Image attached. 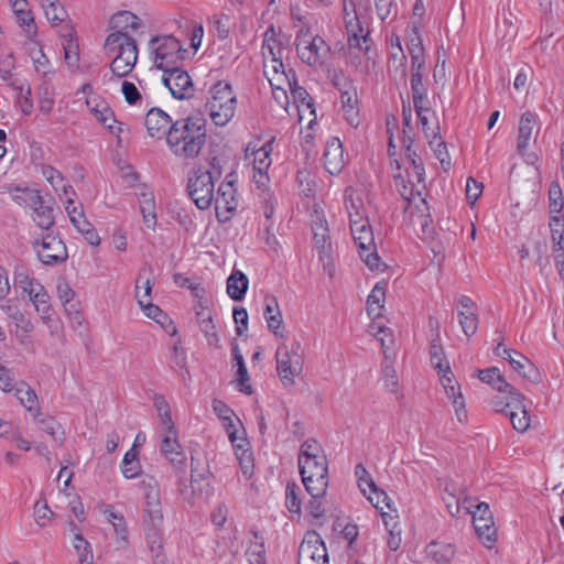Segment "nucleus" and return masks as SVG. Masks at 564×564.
Segmentation results:
<instances>
[{"mask_svg": "<svg viewBox=\"0 0 564 564\" xmlns=\"http://www.w3.org/2000/svg\"><path fill=\"white\" fill-rule=\"evenodd\" d=\"M206 140V121L202 117H187L174 121L166 135V144L171 153L183 160L196 159Z\"/></svg>", "mask_w": 564, "mask_h": 564, "instance_id": "1", "label": "nucleus"}, {"mask_svg": "<svg viewBox=\"0 0 564 564\" xmlns=\"http://www.w3.org/2000/svg\"><path fill=\"white\" fill-rule=\"evenodd\" d=\"M221 160L209 153L187 173L186 193L200 210L208 209L215 198V182L223 175Z\"/></svg>", "mask_w": 564, "mask_h": 564, "instance_id": "2", "label": "nucleus"}, {"mask_svg": "<svg viewBox=\"0 0 564 564\" xmlns=\"http://www.w3.org/2000/svg\"><path fill=\"white\" fill-rule=\"evenodd\" d=\"M104 51L107 55L115 54L110 70L116 77L128 76L137 64L139 54L137 41L127 32L115 31L108 34Z\"/></svg>", "mask_w": 564, "mask_h": 564, "instance_id": "3", "label": "nucleus"}, {"mask_svg": "<svg viewBox=\"0 0 564 564\" xmlns=\"http://www.w3.org/2000/svg\"><path fill=\"white\" fill-rule=\"evenodd\" d=\"M236 107L237 98L231 85L225 80L217 82L206 104L212 121L219 127L226 126L234 118Z\"/></svg>", "mask_w": 564, "mask_h": 564, "instance_id": "4", "label": "nucleus"}, {"mask_svg": "<svg viewBox=\"0 0 564 564\" xmlns=\"http://www.w3.org/2000/svg\"><path fill=\"white\" fill-rule=\"evenodd\" d=\"M143 527L153 564H169L163 549V513L160 502H149L143 510Z\"/></svg>", "mask_w": 564, "mask_h": 564, "instance_id": "5", "label": "nucleus"}, {"mask_svg": "<svg viewBox=\"0 0 564 564\" xmlns=\"http://www.w3.org/2000/svg\"><path fill=\"white\" fill-rule=\"evenodd\" d=\"M350 231L359 249V256L371 271H382L383 263L377 253L373 232L367 219L352 220Z\"/></svg>", "mask_w": 564, "mask_h": 564, "instance_id": "6", "label": "nucleus"}, {"mask_svg": "<svg viewBox=\"0 0 564 564\" xmlns=\"http://www.w3.org/2000/svg\"><path fill=\"white\" fill-rule=\"evenodd\" d=\"M149 45L154 53L155 66L162 72L177 66L185 58L186 50L172 35L153 36Z\"/></svg>", "mask_w": 564, "mask_h": 564, "instance_id": "7", "label": "nucleus"}, {"mask_svg": "<svg viewBox=\"0 0 564 564\" xmlns=\"http://www.w3.org/2000/svg\"><path fill=\"white\" fill-rule=\"evenodd\" d=\"M297 56L308 66L323 65L330 52L329 45L319 35H312L308 29H301L295 39Z\"/></svg>", "mask_w": 564, "mask_h": 564, "instance_id": "8", "label": "nucleus"}, {"mask_svg": "<svg viewBox=\"0 0 564 564\" xmlns=\"http://www.w3.org/2000/svg\"><path fill=\"white\" fill-rule=\"evenodd\" d=\"M209 476L210 471L206 462H200L192 454L191 485L180 487V494L183 499L192 502L195 498H207L212 492Z\"/></svg>", "mask_w": 564, "mask_h": 564, "instance_id": "9", "label": "nucleus"}, {"mask_svg": "<svg viewBox=\"0 0 564 564\" xmlns=\"http://www.w3.org/2000/svg\"><path fill=\"white\" fill-rule=\"evenodd\" d=\"M162 82L171 95L178 100L189 99L195 88L188 73L178 65L163 70Z\"/></svg>", "mask_w": 564, "mask_h": 564, "instance_id": "10", "label": "nucleus"}, {"mask_svg": "<svg viewBox=\"0 0 564 564\" xmlns=\"http://www.w3.org/2000/svg\"><path fill=\"white\" fill-rule=\"evenodd\" d=\"M39 246L41 248L36 249L37 257L46 265L63 263L68 258L64 241L56 236L51 234L45 235L41 242H34V247Z\"/></svg>", "mask_w": 564, "mask_h": 564, "instance_id": "11", "label": "nucleus"}, {"mask_svg": "<svg viewBox=\"0 0 564 564\" xmlns=\"http://www.w3.org/2000/svg\"><path fill=\"white\" fill-rule=\"evenodd\" d=\"M1 311L15 323V330L13 334L21 344L25 343V335H20L19 330L24 334L31 333L34 329V325L30 317L22 313L18 306L17 300L7 299L0 304Z\"/></svg>", "mask_w": 564, "mask_h": 564, "instance_id": "12", "label": "nucleus"}, {"mask_svg": "<svg viewBox=\"0 0 564 564\" xmlns=\"http://www.w3.org/2000/svg\"><path fill=\"white\" fill-rule=\"evenodd\" d=\"M237 189L234 186V181H223L218 186L217 196L214 198L217 218L219 221H226L230 218L226 215L221 218V210L227 214H231L238 207V200L236 197Z\"/></svg>", "mask_w": 564, "mask_h": 564, "instance_id": "13", "label": "nucleus"}, {"mask_svg": "<svg viewBox=\"0 0 564 564\" xmlns=\"http://www.w3.org/2000/svg\"><path fill=\"white\" fill-rule=\"evenodd\" d=\"M477 376L480 381L491 386L492 389L500 393L509 394L511 399L518 402L522 398V393L507 382L497 367H489L487 369L479 370Z\"/></svg>", "mask_w": 564, "mask_h": 564, "instance_id": "14", "label": "nucleus"}, {"mask_svg": "<svg viewBox=\"0 0 564 564\" xmlns=\"http://www.w3.org/2000/svg\"><path fill=\"white\" fill-rule=\"evenodd\" d=\"M346 31H347V43L349 48H359L368 54L370 50V37L369 32L364 33V26L359 22V19L355 11L350 19L346 18Z\"/></svg>", "mask_w": 564, "mask_h": 564, "instance_id": "15", "label": "nucleus"}, {"mask_svg": "<svg viewBox=\"0 0 564 564\" xmlns=\"http://www.w3.org/2000/svg\"><path fill=\"white\" fill-rule=\"evenodd\" d=\"M161 452L170 460L177 473L184 471L186 466L185 454L181 451L177 432L165 433L161 442Z\"/></svg>", "mask_w": 564, "mask_h": 564, "instance_id": "16", "label": "nucleus"}, {"mask_svg": "<svg viewBox=\"0 0 564 564\" xmlns=\"http://www.w3.org/2000/svg\"><path fill=\"white\" fill-rule=\"evenodd\" d=\"M305 551H308V560L314 561V563H321L322 561H326V563H328L326 546L316 532L306 533L304 540L300 544L297 555L299 562H303V553Z\"/></svg>", "mask_w": 564, "mask_h": 564, "instance_id": "17", "label": "nucleus"}, {"mask_svg": "<svg viewBox=\"0 0 564 564\" xmlns=\"http://www.w3.org/2000/svg\"><path fill=\"white\" fill-rule=\"evenodd\" d=\"M303 361L300 343H293V360L281 365H276L278 375L284 387H290L295 383L294 378L302 372Z\"/></svg>", "mask_w": 564, "mask_h": 564, "instance_id": "18", "label": "nucleus"}, {"mask_svg": "<svg viewBox=\"0 0 564 564\" xmlns=\"http://www.w3.org/2000/svg\"><path fill=\"white\" fill-rule=\"evenodd\" d=\"M312 231L314 246L318 250L319 259L324 260V258L328 257L332 251L327 220L323 216L317 215L316 219L313 220Z\"/></svg>", "mask_w": 564, "mask_h": 564, "instance_id": "19", "label": "nucleus"}, {"mask_svg": "<svg viewBox=\"0 0 564 564\" xmlns=\"http://www.w3.org/2000/svg\"><path fill=\"white\" fill-rule=\"evenodd\" d=\"M171 117L160 108H152L145 116V127L151 137L162 138L167 135V130L172 124Z\"/></svg>", "mask_w": 564, "mask_h": 564, "instance_id": "20", "label": "nucleus"}, {"mask_svg": "<svg viewBox=\"0 0 564 564\" xmlns=\"http://www.w3.org/2000/svg\"><path fill=\"white\" fill-rule=\"evenodd\" d=\"M323 158L324 166L329 174L335 175L341 171L344 166L343 144L338 138H330L326 142Z\"/></svg>", "mask_w": 564, "mask_h": 564, "instance_id": "21", "label": "nucleus"}, {"mask_svg": "<svg viewBox=\"0 0 564 564\" xmlns=\"http://www.w3.org/2000/svg\"><path fill=\"white\" fill-rule=\"evenodd\" d=\"M511 352L512 350L509 348L503 349V355H507L505 359L508 360L512 369L531 382H536L539 380V371L534 365L522 354L513 351L520 358L516 359L512 357Z\"/></svg>", "mask_w": 564, "mask_h": 564, "instance_id": "22", "label": "nucleus"}, {"mask_svg": "<svg viewBox=\"0 0 564 564\" xmlns=\"http://www.w3.org/2000/svg\"><path fill=\"white\" fill-rule=\"evenodd\" d=\"M57 295L72 322L80 325L83 316L79 313L78 303L74 300L75 292L68 283L63 282L57 285Z\"/></svg>", "mask_w": 564, "mask_h": 564, "instance_id": "23", "label": "nucleus"}, {"mask_svg": "<svg viewBox=\"0 0 564 564\" xmlns=\"http://www.w3.org/2000/svg\"><path fill=\"white\" fill-rule=\"evenodd\" d=\"M212 405L214 412L223 422V425L229 436V440L231 441V443H235L237 440V429L232 420V416H235V412L224 401L218 399H214Z\"/></svg>", "mask_w": 564, "mask_h": 564, "instance_id": "24", "label": "nucleus"}, {"mask_svg": "<svg viewBox=\"0 0 564 564\" xmlns=\"http://www.w3.org/2000/svg\"><path fill=\"white\" fill-rule=\"evenodd\" d=\"M534 123L535 115L532 112H524L520 118L517 150L522 156H525V150L529 145Z\"/></svg>", "mask_w": 564, "mask_h": 564, "instance_id": "25", "label": "nucleus"}, {"mask_svg": "<svg viewBox=\"0 0 564 564\" xmlns=\"http://www.w3.org/2000/svg\"><path fill=\"white\" fill-rule=\"evenodd\" d=\"M474 529L478 535V538L482 541L484 545L488 549H491L494 543L496 542V527L494 519L474 517L473 519Z\"/></svg>", "mask_w": 564, "mask_h": 564, "instance_id": "26", "label": "nucleus"}, {"mask_svg": "<svg viewBox=\"0 0 564 564\" xmlns=\"http://www.w3.org/2000/svg\"><path fill=\"white\" fill-rule=\"evenodd\" d=\"M340 102L348 123L352 127H357L359 124V110L357 107L358 98L356 88L349 89V91H343V94H340Z\"/></svg>", "mask_w": 564, "mask_h": 564, "instance_id": "27", "label": "nucleus"}, {"mask_svg": "<svg viewBox=\"0 0 564 564\" xmlns=\"http://www.w3.org/2000/svg\"><path fill=\"white\" fill-rule=\"evenodd\" d=\"M35 291L36 292H33L29 299L33 303L35 311L40 314L41 319L45 324H48L52 321L53 314V308L50 304V295L45 291L44 286L36 288Z\"/></svg>", "mask_w": 564, "mask_h": 564, "instance_id": "28", "label": "nucleus"}, {"mask_svg": "<svg viewBox=\"0 0 564 564\" xmlns=\"http://www.w3.org/2000/svg\"><path fill=\"white\" fill-rule=\"evenodd\" d=\"M249 281L241 271L232 272L227 279V293L234 301H241L248 290Z\"/></svg>", "mask_w": 564, "mask_h": 564, "instance_id": "29", "label": "nucleus"}, {"mask_svg": "<svg viewBox=\"0 0 564 564\" xmlns=\"http://www.w3.org/2000/svg\"><path fill=\"white\" fill-rule=\"evenodd\" d=\"M13 282L14 285L21 289L22 293L28 294V296L36 292V288H43L39 281L29 275L28 269L23 264L15 265Z\"/></svg>", "mask_w": 564, "mask_h": 564, "instance_id": "30", "label": "nucleus"}, {"mask_svg": "<svg viewBox=\"0 0 564 564\" xmlns=\"http://www.w3.org/2000/svg\"><path fill=\"white\" fill-rule=\"evenodd\" d=\"M299 469L301 476H328V466L325 455L312 459H299Z\"/></svg>", "mask_w": 564, "mask_h": 564, "instance_id": "31", "label": "nucleus"}, {"mask_svg": "<svg viewBox=\"0 0 564 564\" xmlns=\"http://www.w3.org/2000/svg\"><path fill=\"white\" fill-rule=\"evenodd\" d=\"M110 28L116 31L137 30L140 26L139 18L130 11H120L110 18Z\"/></svg>", "mask_w": 564, "mask_h": 564, "instance_id": "32", "label": "nucleus"}, {"mask_svg": "<svg viewBox=\"0 0 564 564\" xmlns=\"http://www.w3.org/2000/svg\"><path fill=\"white\" fill-rule=\"evenodd\" d=\"M74 35L75 32L72 28L67 33L63 34L64 58L69 67H76L79 62V46Z\"/></svg>", "mask_w": 564, "mask_h": 564, "instance_id": "33", "label": "nucleus"}, {"mask_svg": "<svg viewBox=\"0 0 564 564\" xmlns=\"http://www.w3.org/2000/svg\"><path fill=\"white\" fill-rule=\"evenodd\" d=\"M429 144L433 149V152L441 162L443 169L447 171L451 167V158L447 151L446 143L442 140L440 135L438 126H436V128L432 130V139L429 141Z\"/></svg>", "mask_w": 564, "mask_h": 564, "instance_id": "34", "label": "nucleus"}, {"mask_svg": "<svg viewBox=\"0 0 564 564\" xmlns=\"http://www.w3.org/2000/svg\"><path fill=\"white\" fill-rule=\"evenodd\" d=\"M427 555L438 564L448 563L455 555L452 544L431 542L426 547Z\"/></svg>", "mask_w": 564, "mask_h": 564, "instance_id": "35", "label": "nucleus"}, {"mask_svg": "<svg viewBox=\"0 0 564 564\" xmlns=\"http://www.w3.org/2000/svg\"><path fill=\"white\" fill-rule=\"evenodd\" d=\"M381 378L383 380L384 387L391 393H398L399 391V381L397 370L392 365V358L390 355H386L381 362Z\"/></svg>", "mask_w": 564, "mask_h": 564, "instance_id": "36", "label": "nucleus"}, {"mask_svg": "<svg viewBox=\"0 0 564 564\" xmlns=\"http://www.w3.org/2000/svg\"><path fill=\"white\" fill-rule=\"evenodd\" d=\"M302 482L311 497H324L328 487V476H301Z\"/></svg>", "mask_w": 564, "mask_h": 564, "instance_id": "37", "label": "nucleus"}, {"mask_svg": "<svg viewBox=\"0 0 564 564\" xmlns=\"http://www.w3.org/2000/svg\"><path fill=\"white\" fill-rule=\"evenodd\" d=\"M17 192L18 194L12 196L15 203L21 206L30 207L31 209L36 206L41 208V200H43V197L39 191L31 188L21 189L17 187Z\"/></svg>", "mask_w": 564, "mask_h": 564, "instance_id": "38", "label": "nucleus"}, {"mask_svg": "<svg viewBox=\"0 0 564 564\" xmlns=\"http://www.w3.org/2000/svg\"><path fill=\"white\" fill-rule=\"evenodd\" d=\"M254 542L247 550V556L250 564H265V547L263 538L257 531H251Z\"/></svg>", "mask_w": 564, "mask_h": 564, "instance_id": "39", "label": "nucleus"}, {"mask_svg": "<svg viewBox=\"0 0 564 564\" xmlns=\"http://www.w3.org/2000/svg\"><path fill=\"white\" fill-rule=\"evenodd\" d=\"M10 86L18 93L17 99L21 111L26 116L30 115L33 111L31 86L29 84L26 86L18 85L14 82L10 83Z\"/></svg>", "mask_w": 564, "mask_h": 564, "instance_id": "40", "label": "nucleus"}, {"mask_svg": "<svg viewBox=\"0 0 564 564\" xmlns=\"http://www.w3.org/2000/svg\"><path fill=\"white\" fill-rule=\"evenodd\" d=\"M438 337L432 340L430 347V357L433 367L437 370L438 375H441L442 371L449 370V364L445 358L444 349L442 345L438 343Z\"/></svg>", "mask_w": 564, "mask_h": 564, "instance_id": "41", "label": "nucleus"}, {"mask_svg": "<svg viewBox=\"0 0 564 564\" xmlns=\"http://www.w3.org/2000/svg\"><path fill=\"white\" fill-rule=\"evenodd\" d=\"M141 279H142V275L140 273L139 278L137 280V286H135L137 288V294H135V297L138 299L139 304L143 308L144 314L149 318L155 321L156 323H159V324H161L163 326L164 322L167 319V316L163 313V311L158 305H154V304H152L150 302L144 304L142 297L140 296L139 283L141 282Z\"/></svg>", "mask_w": 564, "mask_h": 564, "instance_id": "42", "label": "nucleus"}, {"mask_svg": "<svg viewBox=\"0 0 564 564\" xmlns=\"http://www.w3.org/2000/svg\"><path fill=\"white\" fill-rule=\"evenodd\" d=\"M33 219L40 228L47 230L54 225L55 219L53 215V208L48 205H45L44 199L41 200V208L36 206L33 208Z\"/></svg>", "mask_w": 564, "mask_h": 564, "instance_id": "43", "label": "nucleus"}, {"mask_svg": "<svg viewBox=\"0 0 564 564\" xmlns=\"http://www.w3.org/2000/svg\"><path fill=\"white\" fill-rule=\"evenodd\" d=\"M564 206L563 192L558 182L553 181L549 186V212L558 215Z\"/></svg>", "mask_w": 564, "mask_h": 564, "instance_id": "44", "label": "nucleus"}, {"mask_svg": "<svg viewBox=\"0 0 564 564\" xmlns=\"http://www.w3.org/2000/svg\"><path fill=\"white\" fill-rule=\"evenodd\" d=\"M284 79L286 80V84L290 87L291 95H292L294 101L300 102L303 106H306V108H308V109H312L311 112L314 113L313 98L310 96L307 90L304 87L299 86L295 78L293 79V82H291L289 79V77H285Z\"/></svg>", "mask_w": 564, "mask_h": 564, "instance_id": "45", "label": "nucleus"}, {"mask_svg": "<svg viewBox=\"0 0 564 564\" xmlns=\"http://www.w3.org/2000/svg\"><path fill=\"white\" fill-rule=\"evenodd\" d=\"M15 395L20 400L21 404L28 409L29 412H34V414H39L40 408L37 406V397L35 392L26 384L18 388L15 391Z\"/></svg>", "mask_w": 564, "mask_h": 564, "instance_id": "46", "label": "nucleus"}, {"mask_svg": "<svg viewBox=\"0 0 564 564\" xmlns=\"http://www.w3.org/2000/svg\"><path fill=\"white\" fill-rule=\"evenodd\" d=\"M508 416L510 419V422L513 426V429L517 432H525L530 426V416L528 414V411L525 406L523 405V402L521 403L520 409H513L508 412Z\"/></svg>", "mask_w": 564, "mask_h": 564, "instance_id": "47", "label": "nucleus"}, {"mask_svg": "<svg viewBox=\"0 0 564 564\" xmlns=\"http://www.w3.org/2000/svg\"><path fill=\"white\" fill-rule=\"evenodd\" d=\"M301 488L295 482H288L285 487V506L290 512L301 513Z\"/></svg>", "mask_w": 564, "mask_h": 564, "instance_id": "48", "label": "nucleus"}, {"mask_svg": "<svg viewBox=\"0 0 564 564\" xmlns=\"http://www.w3.org/2000/svg\"><path fill=\"white\" fill-rule=\"evenodd\" d=\"M384 288H381L377 284L372 289L367 300V311L369 315L375 317L380 315V310L383 307L382 303L384 301Z\"/></svg>", "mask_w": 564, "mask_h": 564, "instance_id": "49", "label": "nucleus"}, {"mask_svg": "<svg viewBox=\"0 0 564 564\" xmlns=\"http://www.w3.org/2000/svg\"><path fill=\"white\" fill-rule=\"evenodd\" d=\"M241 442L242 444L236 445L238 448L242 449L241 454H237V459L243 476L249 479L253 475L254 468L252 452L243 448V445L247 444L245 438H242Z\"/></svg>", "mask_w": 564, "mask_h": 564, "instance_id": "50", "label": "nucleus"}, {"mask_svg": "<svg viewBox=\"0 0 564 564\" xmlns=\"http://www.w3.org/2000/svg\"><path fill=\"white\" fill-rule=\"evenodd\" d=\"M45 17L53 24L64 21L66 11L59 4L58 0H45L43 3Z\"/></svg>", "mask_w": 564, "mask_h": 564, "instance_id": "51", "label": "nucleus"}, {"mask_svg": "<svg viewBox=\"0 0 564 564\" xmlns=\"http://www.w3.org/2000/svg\"><path fill=\"white\" fill-rule=\"evenodd\" d=\"M143 200L141 205V213L143 221L148 228H153L156 224V215L154 212V199L152 194H142Z\"/></svg>", "mask_w": 564, "mask_h": 564, "instance_id": "52", "label": "nucleus"}, {"mask_svg": "<svg viewBox=\"0 0 564 564\" xmlns=\"http://www.w3.org/2000/svg\"><path fill=\"white\" fill-rule=\"evenodd\" d=\"M458 321L464 334L468 337L476 334L478 328V316L476 312H457Z\"/></svg>", "mask_w": 564, "mask_h": 564, "instance_id": "53", "label": "nucleus"}, {"mask_svg": "<svg viewBox=\"0 0 564 564\" xmlns=\"http://www.w3.org/2000/svg\"><path fill=\"white\" fill-rule=\"evenodd\" d=\"M30 56L33 61L34 68L37 73H41L43 76L51 73L50 59L46 57L41 46L31 50Z\"/></svg>", "mask_w": 564, "mask_h": 564, "instance_id": "54", "label": "nucleus"}, {"mask_svg": "<svg viewBox=\"0 0 564 564\" xmlns=\"http://www.w3.org/2000/svg\"><path fill=\"white\" fill-rule=\"evenodd\" d=\"M96 117L111 133L119 134L122 131L120 126H115L117 120L115 119L113 112L108 107H105L102 110H96Z\"/></svg>", "mask_w": 564, "mask_h": 564, "instance_id": "55", "label": "nucleus"}, {"mask_svg": "<svg viewBox=\"0 0 564 564\" xmlns=\"http://www.w3.org/2000/svg\"><path fill=\"white\" fill-rule=\"evenodd\" d=\"M41 429L51 435L54 441L59 444L64 441V431L62 430V425L53 417L44 419L40 422Z\"/></svg>", "mask_w": 564, "mask_h": 564, "instance_id": "56", "label": "nucleus"}, {"mask_svg": "<svg viewBox=\"0 0 564 564\" xmlns=\"http://www.w3.org/2000/svg\"><path fill=\"white\" fill-rule=\"evenodd\" d=\"M322 447L314 438L306 440L300 447L299 459H312L322 457Z\"/></svg>", "mask_w": 564, "mask_h": 564, "instance_id": "57", "label": "nucleus"}, {"mask_svg": "<svg viewBox=\"0 0 564 564\" xmlns=\"http://www.w3.org/2000/svg\"><path fill=\"white\" fill-rule=\"evenodd\" d=\"M372 495H369L367 498L371 502V505L381 511L382 516H384L383 508L387 507L391 509L390 501L391 499L388 497L387 492L379 489L376 486V489H370Z\"/></svg>", "mask_w": 564, "mask_h": 564, "instance_id": "58", "label": "nucleus"}, {"mask_svg": "<svg viewBox=\"0 0 564 564\" xmlns=\"http://www.w3.org/2000/svg\"><path fill=\"white\" fill-rule=\"evenodd\" d=\"M15 17L18 23L25 28V32L30 37L36 34V25L34 24V18L30 10H15Z\"/></svg>", "mask_w": 564, "mask_h": 564, "instance_id": "59", "label": "nucleus"}, {"mask_svg": "<svg viewBox=\"0 0 564 564\" xmlns=\"http://www.w3.org/2000/svg\"><path fill=\"white\" fill-rule=\"evenodd\" d=\"M524 400V395L522 394V398L518 401L513 400L510 398V395L508 394V401L505 402L503 398L501 397H495L492 400H491V405L492 408L495 409L496 412H501V413H506L508 415V412L507 411L508 409L510 410H513V409H520L521 408V403L523 402Z\"/></svg>", "mask_w": 564, "mask_h": 564, "instance_id": "60", "label": "nucleus"}, {"mask_svg": "<svg viewBox=\"0 0 564 564\" xmlns=\"http://www.w3.org/2000/svg\"><path fill=\"white\" fill-rule=\"evenodd\" d=\"M355 476L358 479V487L366 495V488L376 489V484L362 464L355 467Z\"/></svg>", "mask_w": 564, "mask_h": 564, "instance_id": "61", "label": "nucleus"}, {"mask_svg": "<svg viewBox=\"0 0 564 564\" xmlns=\"http://www.w3.org/2000/svg\"><path fill=\"white\" fill-rule=\"evenodd\" d=\"M106 513L108 516V520L112 523L116 533L121 536L123 542H127L128 530L123 516L119 512H115L113 510H107Z\"/></svg>", "mask_w": 564, "mask_h": 564, "instance_id": "62", "label": "nucleus"}, {"mask_svg": "<svg viewBox=\"0 0 564 564\" xmlns=\"http://www.w3.org/2000/svg\"><path fill=\"white\" fill-rule=\"evenodd\" d=\"M53 516V511L48 508L45 500H37L34 505V519L41 525L46 524V520H50Z\"/></svg>", "mask_w": 564, "mask_h": 564, "instance_id": "63", "label": "nucleus"}, {"mask_svg": "<svg viewBox=\"0 0 564 564\" xmlns=\"http://www.w3.org/2000/svg\"><path fill=\"white\" fill-rule=\"evenodd\" d=\"M551 239H564V218L560 215H551L549 220Z\"/></svg>", "mask_w": 564, "mask_h": 564, "instance_id": "64", "label": "nucleus"}]
</instances>
